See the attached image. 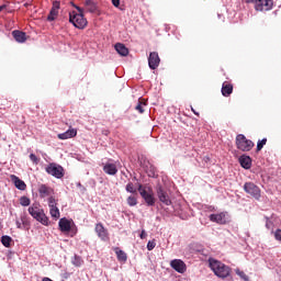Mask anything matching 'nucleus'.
<instances>
[{
	"label": "nucleus",
	"instance_id": "obj_1",
	"mask_svg": "<svg viewBox=\"0 0 281 281\" xmlns=\"http://www.w3.org/2000/svg\"><path fill=\"white\" fill-rule=\"evenodd\" d=\"M209 267L213 271V273H215L217 278H222V280H225V278H229L232 273V268L214 258L209 259Z\"/></svg>",
	"mask_w": 281,
	"mask_h": 281
},
{
	"label": "nucleus",
	"instance_id": "obj_2",
	"mask_svg": "<svg viewBox=\"0 0 281 281\" xmlns=\"http://www.w3.org/2000/svg\"><path fill=\"white\" fill-rule=\"evenodd\" d=\"M78 13L76 11H72L69 13V22L72 23L75 27L78 30H85L87 27V20L85 18V9L74 5Z\"/></svg>",
	"mask_w": 281,
	"mask_h": 281
},
{
	"label": "nucleus",
	"instance_id": "obj_3",
	"mask_svg": "<svg viewBox=\"0 0 281 281\" xmlns=\"http://www.w3.org/2000/svg\"><path fill=\"white\" fill-rule=\"evenodd\" d=\"M236 148L241 153H249L255 146L251 139H247L245 134H238L235 138Z\"/></svg>",
	"mask_w": 281,
	"mask_h": 281
},
{
	"label": "nucleus",
	"instance_id": "obj_4",
	"mask_svg": "<svg viewBox=\"0 0 281 281\" xmlns=\"http://www.w3.org/2000/svg\"><path fill=\"white\" fill-rule=\"evenodd\" d=\"M29 214L33 216V218H36L38 223H42V225H49V217L45 215V212L43 209L38 207V205H32L29 207Z\"/></svg>",
	"mask_w": 281,
	"mask_h": 281
},
{
	"label": "nucleus",
	"instance_id": "obj_5",
	"mask_svg": "<svg viewBox=\"0 0 281 281\" xmlns=\"http://www.w3.org/2000/svg\"><path fill=\"white\" fill-rule=\"evenodd\" d=\"M137 191L139 192L142 199H144L147 205H155V195L150 187H144L143 184H138Z\"/></svg>",
	"mask_w": 281,
	"mask_h": 281
},
{
	"label": "nucleus",
	"instance_id": "obj_6",
	"mask_svg": "<svg viewBox=\"0 0 281 281\" xmlns=\"http://www.w3.org/2000/svg\"><path fill=\"white\" fill-rule=\"evenodd\" d=\"M244 191L256 201H260V198L262 196L260 187L256 186L254 182H246L244 184Z\"/></svg>",
	"mask_w": 281,
	"mask_h": 281
},
{
	"label": "nucleus",
	"instance_id": "obj_7",
	"mask_svg": "<svg viewBox=\"0 0 281 281\" xmlns=\"http://www.w3.org/2000/svg\"><path fill=\"white\" fill-rule=\"evenodd\" d=\"M46 172L47 175L55 177V179H63V177H65V169L63 168V166L55 162H50L46 167Z\"/></svg>",
	"mask_w": 281,
	"mask_h": 281
},
{
	"label": "nucleus",
	"instance_id": "obj_8",
	"mask_svg": "<svg viewBox=\"0 0 281 281\" xmlns=\"http://www.w3.org/2000/svg\"><path fill=\"white\" fill-rule=\"evenodd\" d=\"M156 192L162 205H172V200H170V194H168V190L164 189V187L161 186H157Z\"/></svg>",
	"mask_w": 281,
	"mask_h": 281
},
{
	"label": "nucleus",
	"instance_id": "obj_9",
	"mask_svg": "<svg viewBox=\"0 0 281 281\" xmlns=\"http://www.w3.org/2000/svg\"><path fill=\"white\" fill-rule=\"evenodd\" d=\"M273 8V0H257L255 3V10L257 12H268Z\"/></svg>",
	"mask_w": 281,
	"mask_h": 281
},
{
	"label": "nucleus",
	"instance_id": "obj_10",
	"mask_svg": "<svg viewBox=\"0 0 281 281\" xmlns=\"http://www.w3.org/2000/svg\"><path fill=\"white\" fill-rule=\"evenodd\" d=\"M170 267L173 268L178 273H186L187 266L181 259H173L170 261Z\"/></svg>",
	"mask_w": 281,
	"mask_h": 281
},
{
	"label": "nucleus",
	"instance_id": "obj_11",
	"mask_svg": "<svg viewBox=\"0 0 281 281\" xmlns=\"http://www.w3.org/2000/svg\"><path fill=\"white\" fill-rule=\"evenodd\" d=\"M161 63V59L159 58V53L151 52L148 57V65L151 69H157L159 67V64Z\"/></svg>",
	"mask_w": 281,
	"mask_h": 281
},
{
	"label": "nucleus",
	"instance_id": "obj_12",
	"mask_svg": "<svg viewBox=\"0 0 281 281\" xmlns=\"http://www.w3.org/2000/svg\"><path fill=\"white\" fill-rule=\"evenodd\" d=\"M38 194L41 199H46V196H52V194H54V189L46 184H41L38 188Z\"/></svg>",
	"mask_w": 281,
	"mask_h": 281
},
{
	"label": "nucleus",
	"instance_id": "obj_13",
	"mask_svg": "<svg viewBox=\"0 0 281 281\" xmlns=\"http://www.w3.org/2000/svg\"><path fill=\"white\" fill-rule=\"evenodd\" d=\"M210 221L212 223H217L218 225H225V223H227V217L225 216V213L211 214Z\"/></svg>",
	"mask_w": 281,
	"mask_h": 281
},
{
	"label": "nucleus",
	"instance_id": "obj_14",
	"mask_svg": "<svg viewBox=\"0 0 281 281\" xmlns=\"http://www.w3.org/2000/svg\"><path fill=\"white\" fill-rule=\"evenodd\" d=\"M103 172H105V175H110L111 177H115V175H117V165L113 162H106L103 166Z\"/></svg>",
	"mask_w": 281,
	"mask_h": 281
},
{
	"label": "nucleus",
	"instance_id": "obj_15",
	"mask_svg": "<svg viewBox=\"0 0 281 281\" xmlns=\"http://www.w3.org/2000/svg\"><path fill=\"white\" fill-rule=\"evenodd\" d=\"M95 232L101 240H109V232L101 223L95 225Z\"/></svg>",
	"mask_w": 281,
	"mask_h": 281
},
{
	"label": "nucleus",
	"instance_id": "obj_16",
	"mask_svg": "<svg viewBox=\"0 0 281 281\" xmlns=\"http://www.w3.org/2000/svg\"><path fill=\"white\" fill-rule=\"evenodd\" d=\"M10 179L18 190L24 191L27 189V184H25V181L21 180L19 177L11 175Z\"/></svg>",
	"mask_w": 281,
	"mask_h": 281
},
{
	"label": "nucleus",
	"instance_id": "obj_17",
	"mask_svg": "<svg viewBox=\"0 0 281 281\" xmlns=\"http://www.w3.org/2000/svg\"><path fill=\"white\" fill-rule=\"evenodd\" d=\"M83 5L87 12H90L91 14H95V12H98V2L94 0H85Z\"/></svg>",
	"mask_w": 281,
	"mask_h": 281
},
{
	"label": "nucleus",
	"instance_id": "obj_18",
	"mask_svg": "<svg viewBox=\"0 0 281 281\" xmlns=\"http://www.w3.org/2000/svg\"><path fill=\"white\" fill-rule=\"evenodd\" d=\"M58 10H60V3L58 1H55L47 16V21H56V18L58 16Z\"/></svg>",
	"mask_w": 281,
	"mask_h": 281
},
{
	"label": "nucleus",
	"instance_id": "obj_19",
	"mask_svg": "<svg viewBox=\"0 0 281 281\" xmlns=\"http://www.w3.org/2000/svg\"><path fill=\"white\" fill-rule=\"evenodd\" d=\"M231 93H234V85L229 83V81H224L222 85V95L229 98Z\"/></svg>",
	"mask_w": 281,
	"mask_h": 281
},
{
	"label": "nucleus",
	"instance_id": "obj_20",
	"mask_svg": "<svg viewBox=\"0 0 281 281\" xmlns=\"http://www.w3.org/2000/svg\"><path fill=\"white\" fill-rule=\"evenodd\" d=\"M13 38L16 41V43H25L27 41V35L23 31H13L12 32Z\"/></svg>",
	"mask_w": 281,
	"mask_h": 281
},
{
	"label": "nucleus",
	"instance_id": "obj_21",
	"mask_svg": "<svg viewBox=\"0 0 281 281\" xmlns=\"http://www.w3.org/2000/svg\"><path fill=\"white\" fill-rule=\"evenodd\" d=\"M59 229L60 232H71V221L63 217L59 220Z\"/></svg>",
	"mask_w": 281,
	"mask_h": 281
},
{
	"label": "nucleus",
	"instance_id": "obj_22",
	"mask_svg": "<svg viewBox=\"0 0 281 281\" xmlns=\"http://www.w3.org/2000/svg\"><path fill=\"white\" fill-rule=\"evenodd\" d=\"M239 164L241 168H245V170H249V168H251V157L247 155L240 156Z\"/></svg>",
	"mask_w": 281,
	"mask_h": 281
},
{
	"label": "nucleus",
	"instance_id": "obj_23",
	"mask_svg": "<svg viewBox=\"0 0 281 281\" xmlns=\"http://www.w3.org/2000/svg\"><path fill=\"white\" fill-rule=\"evenodd\" d=\"M78 135V131L71 128L66 131L65 133L58 134V139H71V137H76Z\"/></svg>",
	"mask_w": 281,
	"mask_h": 281
},
{
	"label": "nucleus",
	"instance_id": "obj_24",
	"mask_svg": "<svg viewBox=\"0 0 281 281\" xmlns=\"http://www.w3.org/2000/svg\"><path fill=\"white\" fill-rule=\"evenodd\" d=\"M114 48L120 56H126L128 54V48L122 43L115 44Z\"/></svg>",
	"mask_w": 281,
	"mask_h": 281
},
{
	"label": "nucleus",
	"instance_id": "obj_25",
	"mask_svg": "<svg viewBox=\"0 0 281 281\" xmlns=\"http://www.w3.org/2000/svg\"><path fill=\"white\" fill-rule=\"evenodd\" d=\"M114 251L116 254L119 262H126V260H128V256L126 255V252H124V250L115 248Z\"/></svg>",
	"mask_w": 281,
	"mask_h": 281
},
{
	"label": "nucleus",
	"instance_id": "obj_26",
	"mask_svg": "<svg viewBox=\"0 0 281 281\" xmlns=\"http://www.w3.org/2000/svg\"><path fill=\"white\" fill-rule=\"evenodd\" d=\"M49 214L53 218H60V211L58 210V206L50 207Z\"/></svg>",
	"mask_w": 281,
	"mask_h": 281
},
{
	"label": "nucleus",
	"instance_id": "obj_27",
	"mask_svg": "<svg viewBox=\"0 0 281 281\" xmlns=\"http://www.w3.org/2000/svg\"><path fill=\"white\" fill-rule=\"evenodd\" d=\"M125 190L131 194H137V189L135 188V184L133 182H128L125 187Z\"/></svg>",
	"mask_w": 281,
	"mask_h": 281
},
{
	"label": "nucleus",
	"instance_id": "obj_28",
	"mask_svg": "<svg viewBox=\"0 0 281 281\" xmlns=\"http://www.w3.org/2000/svg\"><path fill=\"white\" fill-rule=\"evenodd\" d=\"M1 243H2L3 247H10V245L12 243V237L4 235L1 237Z\"/></svg>",
	"mask_w": 281,
	"mask_h": 281
},
{
	"label": "nucleus",
	"instance_id": "obj_29",
	"mask_svg": "<svg viewBox=\"0 0 281 281\" xmlns=\"http://www.w3.org/2000/svg\"><path fill=\"white\" fill-rule=\"evenodd\" d=\"M126 201L130 207H135V205H137V196L135 195H130Z\"/></svg>",
	"mask_w": 281,
	"mask_h": 281
},
{
	"label": "nucleus",
	"instance_id": "obj_30",
	"mask_svg": "<svg viewBox=\"0 0 281 281\" xmlns=\"http://www.w3.org/2000/svg\"><path fill=\"white\" fill-rule=\"evenodd\" d=\"M144 106H146L144 99H139L135 110L138 111V113H144Z\"/></svg>",
	"mask_w": 281,
	"mask_h": 281
},
{
	"label": "nucleus",
	"instance_id": "obj_31",
	"mask_svg": "<svg viewBox=\"0 0 281 281\" xmlns=\"http://www.w3.org/2000/svg\"><path fill=\"white\" fill-rule=\"evenodd\" d=\"M30 203H32L30 198H27L25 195L20 198V205H22L23 207H27L30 205Z\"/></svg>",
	"mask_w": 281,
	"mask_h": 281
},
{
	"label": "nucleus",
	"instance_id": "obj_32",
	"mask_svg": "<svg viewBox=\"0 0 281 281\" xmlns=\"http://www.w3.org/2000/svg\"><path fill=\"white\" fill-rule=\"evenodd\" d=\"M267 145V138H263L261 140H258L257 143V151L260 153L262 148Z\"/></svg>",
	"mask_w": 281,
	"mask_h": 281
},
{
	"label": "nucleus",
	"instance_id": "obj_33",
	"mask_svg": "<svg viewBox=\"0 0 281 281\" xmlns=\"http://www.w3.org/2000/svg\"><path fill=\"white\" fill-rule=\"evenodd\" d=\"M56 205H58V203L56 202V199L54 196H49L48 198V206H49V209L57 207Z\"/></svg>",
	"mask_w": 281,
	"mask_h": 281
},
{
	"label": "nucleus",
	"instance_id": "obj_34",
	"mask_svg": "<svg viewBox=\"0 0 281 281\" xmlns=\"http://www.w3.org/2000/svg\"><path fill=\"white\" fill-rule=\"evenodd\" d=\"M237 276L241 278V280L249 281V277L245 273V271L236 270Z\"/></svg>",
	"mask_w": 281,
	"mask_h": 281
},
{
	"label": "nucleus",
	"instance_id": "obj_35",
	"mask_svg": "<svg viewBox=\"0 0 281 281\" xmlns=\"http://www.w3.org/2000/svg\"><path fill=\"white\" fill-rule=\"evenodd\" d=\"M21 223L23 227H30V221H27V217L25 215L21 216Z\"/></svg>",
	"mask_w": 281,
	"mask_h": 281
},
{
	"label": "nucleus",
	"instance_id": "obj_36",
	"mask_svg": "<svg viewBox=\"0 0 281 281\" xmlns=\"http://www.w3.org/2000/svg\"><path fill=\"white\" fill-rule=\"evenodd\" d=\"M155 247H157V244L155 243V240H149L147 243V249L148 251H153V249H155Z\"/></svg>",
	"mask_w": 281,
	"mask_h": 281
},
{
	"label": "nucleus",
	"instance_id": "obj_37",
	"mask_svg": "<svg viewBox=\"0 0 281 281\" xmlns=\"http://www.w3.org/2000/svg\"><path fill=\"white\" fill-rule=\"evenodd\" d=\"M82 259L80 257H75L74 265L75 267H82Z\"/></svg>",
	"mask_w": 281,
	"mask_h": 281
},
{
	"label": "nucleus",
	"instance_id": "obj_38",
	"mask_svg": "<svg viewBox=\"0 0 281 281\" xmlns=\"http://www.w3.org/2000/svg\"><path fill=\"white\" fill-rule=\"evenodd\" d=\"M274 238L276 240H278L279 243H281V229H277L274 232Z\"/></svg>",
	"mask_w": 281,
	"mask_h": 281
},
{
	"label": "nucleus",
	"instance_id": "obj_39",
	"mask_svg": "<svg viewBox=\"0 0 281 281\" xmlns=\"http://www.w3.org/2000/svg\"><path fill=\"white\" fill-rule=\"evenodd\" d=\"M30 159H31L32 162H34V164L37 166V164H38V157H36L34 154H31V155H30Z\"/></svg>",
	"mask_w": 281,
	"mask_h": 281
},
{
	"label": "nucleus",
	"instance_id": "obj_40",
	"mask_svg": "<svg viewBox=\"0 0 281 281\" xmlns=\"http://www.w3.org/2000/svg\"><path fill=\"white\" fill-rule=\"evenodd\" d=\"M15 225H16L18 229H22L23 228V223L21 221H19V220H16Z\"/></svg>",
	"mask_w": 281,
	"mask_h": 281
},
{
	"label": "nucleus",
	"instance_id": "obj_41",
	"mask_svg": "<svg viewBox=\"0 0 281 281\" xmlns=\"http://www.w3.org/2000/svg\"><path fill=\"white\" fill-rule=\"evenodd\" d=\"M114 8H120V0H111Z\"/></svg>",
	"mask_w": 281,
	"mask_h": 281
},
{
	"label": "nucleus",
	"instance_id": "obj_42",
	"mask_svg": "<svg viewBox=\"0 0 281 281\" xmlns=\"http://www.w3.org/2000/svg\"><path fill=\"white\" fill-rule=\"evenodd\" d=\"M148 177H157V175L155 173V168H153L149 173Z\"/></svg>",
	"mask_w": 281,
	"mask_h": 281
},
{
	"label": "nucleus",
	"instance_id": "obj_43",
	"mask_svg": "<svg viewBox=\"0 0 281 281\" xmlns=\"http://www.w3.org/2000/svg\"><path fill=\"white\" fill-rule=\"evenodd\" d=\"M146 236H147L146 231H142L140 238L144 240V238H146Z\"/></svg>",
	"mask_w": 281,
	"mask_h": 281
},
{
	"label": "nucleus",
	"instance_id": "obj_44",
	"mask_svg": "<svg viewBox=\"0 0 281 281\" xmlns=\"http://www.w3.org/2000/svg\"><path fill=\"white\" fill-rule=\"evenodd\" d=\"M5 8H8V5H5V4L0 5V12H3V10H5Z\"/></svg>",
	"mask_w": 281,
	"mask_h": 281
},
{
	"label": "nucleus",
	"instance_id": "obj_45",
	"mask_svg": "<svg viewBox=\"0 0 281 281\" xmlns=\"http://www.w3.org/2000/svg\"><path fill=\"white\" fill-rule=\"evenodd\" d=\"M256 1H258V0H246V3H255L256 4Z\"/></svg>",
	"mask_w": 281,
	"mask_h": 281
},
{
	"label": "nucleus",
	"instance_id": "obj_46",
	"mask_svg": "<svg viewBox=\"0 0 281 281\" xmlns=\"http://www.w3.org/2000/svg\"><path fill=\"white\" fill-rule=\"evenodd\" d=\"M191 111H192V113H194V115H198V117H199V112H196L193 108H191Z\"/></svg>",
	"mask_w": 281,
	"mask_h": 281
},
{
	"label": "nucleus",
	"instance_id": "obj_47",
	"mask_svg": "<svg viewBox=\"0 0 281 281\" xmlns=\"http://www.w3.org/2000/svg\"><path fill=\"white\" fill-rule=\"evenodd\" d=\"M24 8H30V3H24Z\"/></svg>",
	"mask_w": 281,
	"mask_h": 281
}]
</instances>
